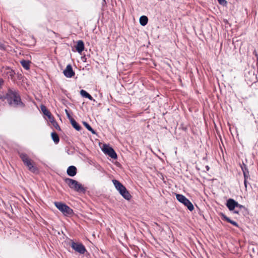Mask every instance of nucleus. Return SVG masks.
I'll return each mask as SVG.
<instances>
[{"label":"nucleus","instance_id":"c756f323","mask_svg":"<svg viewBox=\"0 0 258 258\" xmlns=\"http://www.w3.org/2000/svg\"><path fill=\"white\" fill-rule=\"evenodd\" d=\"M243 174L244 180H247V179L248 178H249V172L244 173Z\"/></svg>","mask_w":258,"mask_h":258},{"label":"nucleus","instance_id":"cd10ccee","mask_svg":"<svg viewBox=\"0 0 258 258\" xmlns=\"http://www.w3.org/2000/svg\"><path fill=\"white\" fill-rule=\"evenodd\" d=\"M236 208H238L240 210H242V209L246 210V208L244 206L238 204L237 202V205L236 206Z\"/></svg>","mask_w":258,"mask_h":258},{"label":"nucleus","instance_id":"aec40b11","mask_svg":"<svg viewBox=\"0 0 258 258\" xmlns=\"http://www.w3.org/2000/svg\"><path fill=\"white\" fill-rule=\"evenodd\" d=\"M51 136L54 143L55 144H57L59 142V138L57 133L55 132H52L51 134Z\"/></svg>","mask_w":258,"mask_h":258},{"label":"nucleus","instance_id":"c9c22d12","mask_svg":"<svg viewBox=\"0 0 258 258\" xmlns=\"http://www.w3.org/2000/svg\"><path fill=\"white\" fill-rule=\"evenodd\" d=\"M233 213L235 214H239V211L237 210L233 211Z\"/></svg>","mask_w":258,"mask_h":258},{"label":"nucleus","instance_id":"f257e3e1","mask_svg":"<svg viewBox=\"0 0 258 258\" xmlns=\"http://www.w3.org/2000/svg\"><path fill=\"white\" fill-rule=\"evenodd\" d=\"M9 105L15 108H23L25 104L22 102L18 90L14 88H9L5 95Z\"/></svg>","mask_w":258,"mask_h":258},{"label":"nucleus","instance_id":"ddd939ff","mask_svg":"<svg viewBox=\"0 0 258 258\" xmlns=\"http://www.w3.org/2000/svg\"><path fill=\"white\" fill-rule=\"evenodd\" d=\"M77 173V169L75 166H70L67 170V174L71 177H73L76 175Z\"/></svg>","mask_w":258,"mask_h":258},{"label":"nucleus","instance_id":"0eeeda50","mask_svg":"<svg viewBox=\"0 0 258 258\" xmlns=\"http://www.w3.org/2000/svg\"><path fill=\"white\" fill-rule=\"evenodd\" d=\"M70 245L74 250L80 254H83L87 251L85 246L82 243L75 242L73 240H71Z\"/></svg>","mask_w":258,"mask_h":258},{"label":"nucleus","instance_id":"9b49d317","mask_svg":"<svg viewBox=\"0 0 258 258\" xmlns=\"http://www.w3.org/2000/svg\"><path fill=\"white\" fill-rule=\"evenodd\" d=\"M237 205V202L233 199H229L227 200L226 206L229 211H234Z\"/></svg>","mask_w":258,"mask_h":258},{"label":"nucleus","instance_id":"473e14b6","mask_svg":"<svg viewBox=\"0 0 258 258\" xmlns=\"http://www.w3.org/2000/svg\"><path fill=\"white\" fill-rule=\"evenodd\" d=\"M244 184L245 190H247L248 182L247 180H244Z\"/></svg>","mask_w":258,"mask_h":258},{"label":"nucleus","instance_id":"72a5a7b5","mask_svg":"<svg viewBox=\"0 0 258 258\" xmlns=\"http://www.w3.org/2000/svg\"><path fill=\"white\" fill-rule=\"evenodd\" d=\"M0 100L4 101L5 100V95L0 94Z\"/></svg>","mask_w":258,"mask_h":258},{"label":"nucleus","instance_id":"f8f14e48","mask_svg":"<svg viewBox=\"0 0 258 258\" xmlns=\"http://www.w3.org/2000/svg\"><path fill=\"white\" fill-rule=\"evenodd\" d=\"M220 215L223 220L226 221V222L231 224L232 225H233V226H234L236 227H239V225L238 224V223L236 222L231 220L229 217H228L227 216H226L224 213H221L220 214Z\"/></svg>","mask_w":258,"mask_h":258},{"label":"nucleus","instance_id":"bb28decb","mask_svg":"<svg viewBox=\"0 0 258 258\" xmlns=\"http://www.w3.org/2000/svg\"><path fill=\"white\" fill-rule=\"evenodd\" d=\"M251 81H253L254 83L257 81V77L254 73L251 74Z\"/></svg>","mask_w":258,"mask_h":258},{"label":"nucleus","instance_id":"a211bd4d","mask_svg":"<svg viewBox=\"0 0 258 258\" xmlns=\"http://www.w3.org/2000/svg\"><path fill=\"white\" fill-rule=\"evenodd\" d=\"M70 122L72 125L75 130L78 131H80L81 130V126L74 118L71 119Z\"/></svg>","mask_w":258,"mask_h":258},{"label":"nucleus","instance_id":"4be33fe9","mask_svg":"<svg viewBox=\"0 0 258 258\" xmlns=\"http://www.w3.org/2000/svg\"><path fill=\"white\" fill-rule=\"evenodd\" d=\"M121 196L125 200L127 201H130L132 198V196L130 194L129 191L125 189L122 194H121Z\"/></svg>","mask_w":258,"mask_h":258},{"label":"nucleus","instance_id":"c85d7f7f","mask_svg":"<svg viewBox=\"0 0 258 258\" xmlns=\"http://www.w3.org/2000/svg\"><path fill=\"white\" fill-rule=\"evenodd\" d=\"M65 112H66L67 116L68 119L70 120V121L71 120V119H73V118L70 115L69 111L67 109H65Z\"/></svg>","mask_w":258,"mask_h":258},{"label":"nucleus","instance_id":"2eb2a0df","mask_svg":"<svg viewBox=\"0 0 258 258\" xmlns=\"http://www.w3.org/2000/svg\"><path fill=\"white\" fill-rule=\"evenodd\" d=\"M80 94L83 97L88 98L90 100L95 101V99H93L92 96L84 90H81L80 91Z\"/></svg>","mask_w":258,"mask_h":258},{"label":"nucleus","instance_id":"b1692460","mask_svg":"<svg viewBox=\"0 0 258 258\" xmlns=\"http://www.w3.org/2000/svg\"><path fill=\"white\" fill-rule=\"evenodd\" d=\"M240 167H241V170L242 171L243 174L244 173L249 172V171L246 165L245 164H244V163H242V164L241 165H240Z\"/></svg>","mask_w":258,"mask_h":258},{"label":"nucleus","instance_id":"4468645a","mask_svg":"<svg viewBox=\"0 0 258 258\" xmlns=\"http://www.w3.org/2000/svg\"><path fill=\"white\" fill-rule=\"evenodd\" d=\"M76 49L77 51L81 53L84 49V43L82 40H79L76 46Z\"/></svg>","mask_w":258,"mask_h":258},{"label":"nucleus","instance_id":"f03ea898","mask_svg":"<svg viewBox=\"0 0 258 258\" xmlns=\"http://www.w3.org/2000/svg\"><path fill=\"white\" fill-rule=\"evenodd\" d=\"M18 155L23 164L32 173L36 174L39 172V169L35 162L29 157V155L24 152H18Z\"/></svg>","mask_w":258,"mask_h":258},{"label":"nucleus","instance_id":"423d86ee","mask_svg":"<svg viewBox=\"0 0 258 258\" xmlns=\"http://www.w3.org/2000/svg\"><path fill=\"white\" fill-rule=\"evenodd\" d=\"M176 198L178 202H179L180 203L183 204L185 206H186L190 211H192L194 210V207L193 204L184 196L181 194H176Z\"/></svg>","mask_w":258,"mask_h":258},{"label":"nucleus","instance_id":"6ab92c4d","mask_svg":"<svg viewBox=\"0 0 258 258\" xmlns=\"http://www.w3.org/2000/svg\"><path fill=\"white\" fill-rule=\"evenodd\" d=\"M140 24L143 26H146L148 22V17L146 16H142L139 19Z\"/></svg>","mask_w":258,"mask_h":258},{"label":"nucleus","instance_id":"20e7f679","mask_svg":"<svg viewBox=\"0 0 258 258\" xmlns=\"http://www.w3.org/2000/svg\"><path fill=\"white\" fill-rule=\"evenodd\" d=\"M64 180L69 187L75 191L83 193L86 192V188L82 184L78 182L77 180L70 178H66Z\"/></svg>","mask_w":258,"mask_h":258},{"label":"nucleus","instance_id":"5701e85b","mask_svg":"<svg viewBox=\"0 0 258 258\" xmlns=\"http://www.w3.org/2000/svg\"><path fill=\"white\" fill-rule=\"evenodd\" d=\"M83 124L89 131H90L93 134H96V132L93 129V128L89 123H88L87 122L84 121Z\"/></svg>","mask_w":258,"mask_h":258},{"label":"nucleus","instance_id":"39448f33","mask_svg":"<svg viewBox=\"0 0 258 258\" xmlns=\"http://www.w3.org/2000/svg\"><path fill=\"white\" fill-rule=\"evenodd\" d=\"M55 206L65 216H72L74 215V211L67 204L60 202H55L54 203Z\"/></svg>","mask_w":258,"mask_h":258},{"label":"nucleus","instance_id":"9d476101","mask_svg":"<svg viewBox=\"0 0 258 258\" xmlns=\"http://www.w3.org/2000/svg\"><path fill=\"white\" fill-rule=\"evenodd\" d=\"M63 73L64 76L68 78L73 77L75 74L71 64H69L67 66L66 69L63 72Z\"/></svg>","mask_w":258,"mask_h":258},{"label":"nucleus","instance_id":"f704fd0d","mask_svg":"<svg viewBox=\"0 0 258 258\" xmlns=\"http://www.w3.org/2000/svg\"><path fill=\"white\" fill-rule=\"evenodd\" d=\"M4 83V81L2 78H0V86H2Z\"/></svg>","mask_w":258,"mask_h":258},{"label":"nucleus","instance_id":"393cba45","mask_svg":"<svg viewBox=\"0 0 258 258\" xmlns=\"http://www.w3.org/2000/svg\"><path fill=\"white\" fill-rule=\"evenodd\" d=\"M41 111L42 112H43V113L45 115L46 113H48V110L46 108V106L43 105H41Z\"/></svg>","mask_w":258,"mask_h":258},{"label":"nucleus","instance_id":"1a4fd4ad","mask_svg":"<svg viewBox=\"0 0 258 258\" xmlns=\"http://www.w3.org/2000/svg\"><path fill=\"white\" fill-rule=\"evenodd\" d=\"M15 74L16 73L14 70L9 67H7L4 70L3 76L4 77H7L8 79H11L12 80H14Z\"/></svg>","mask_w":258,"mask_h":258},{"label":"nucleus","instance_id":"412c9836","mask_svg":"<svg viewBox=\"0 0 258 258\" xmlns=\"http://www.w3.org/2000/svg\"><path fill=\"white\" fill-rule=\"evenodd\" d=\"M49 121L51 123V124L53 125V126L58 131H60V127L59 126L57 122L56 121V120L54 119V118L53 116H52L50 119H49Z\"/></svg>","mask_w":258,"mask_h":258},{"label":"nucleus","instance_id":"a878e982","mask_svg":"<svg viewBox=\"0 0 258 258\" xmlns=\"http://www.w3.org/2000/svg\"><path fill=\"white\" fill-rule=\"evenodd\" d=\"M219 4L222 6H226L227 2L226 0H217Z\"/></svg>","mask_w":258,"mask_h":258},{"label":"nucleus","instance_id":"6e6552de","mask_svg":"<svg viewBox=\"0 0 258 258\" xmlns=\"http://www.w3.org/2000/svg\"><path fill=\"white\" fill-rule=\"evenodd\" d=\"M102 150L104 154L108 155L112 159H116L117 158V154L114 149L109 145L103 144Z\"/></svg>","mask_w":258,"mask_h":258},{"label":"nucleus","instance_id":"4c0bfd02","mask_svg":"<svg viewBox=\"0 0 258 258\" xmlns=\"http://www.w3.org/2000/svg\"><path fill=\"white\" fill-rule=\"evenodd\" d=\"M0 48L1 49H4V46L3 45L0 46Z\"/></svg>","mask_w":258,"mask_h":258},{"label":"nucleus","instance_id":"7c9ffc66","mask_svg":"<svg viewBox=\"0 0 258 258\" xmlns=\"http://www.w3.org/2000/svg\"><path fill=\"white\" fill-rule=\"evenodd\" d=\"M126 189V187L125 186H124L123 188H122L121 189H120L119 190H118L119 191V193L120 194V195H121V194L123 193V192H124V191Z\"/></svg>","mask_w":258,"mask_h":258},{"label":"nucleus","instance_id":"f3484780","mask_svg":"<svg viewBox=\"0 0 258 258\" xmlns=\"http://www.w3.org/2000/svg\"><path fill=\"white\" fill-rule=\"evenodd\" d=\"M112 182L115 188L118 191L123 188L124 186L119 181L116 179H113Z\"/></svg>","mask_w":258,"mask_h":258},{"label":"nucleus","instance_id":"7ed1b4c3","mask_svg":"<svg viewBox=\"0 0 258 258\" xmlns=\"http://www.w3.org/2000/svg\"><path fill=\"white\" fill-rule=\"evenodd\" d=\"M18 155L23 164L32 173L36 174L39 172V169L35 162L29 157V155L24 152H18Z\"/></svg>","mask_w":258,"mask_h":258},{"label":"nucleus","instance_id":"dca6fc26","mask_svg":"<svg viewBox=\"0 0 258 258\" xmlns=\"http://www.w3.org/2000/svg\"><path fill=\"white\" fill-rule=\"evenodd\" d=\"M30 61L25 59H22L20 61L21 64L26 70H29L30 69Z\"/></svg>","mask_w":258,"mask_h":258},{"label":"nucleus","instance_id":"e433bc0d","mask_svg":"<svg viewBox=\"0 0 258 258\" xmlns=\"http://www.w3.org/2000/svg\"><path fill=\"white\" fill-rule=\"evenodd\" d=\"M206 169H207V171L209 170V169H210V167H209V166H208V165H207V166H206Z\"/></svg>","mask_w":258,"mask_h":258},{"label":"nucleus","instance_id":"2f4dec72","mask_svg":"<svg viewBox=\"0 0 258 258\" xmlns=\"http://www.w3.org/2000/svg\"><path fill=\"white\" fill-rule=\"evenodd\" d=\"M45 115L47 116L48 119H50V118L53 116L49 111L48 112V113H46Z\"/></svg>","mask_w":258,"mask_h":258}]
</instances>
